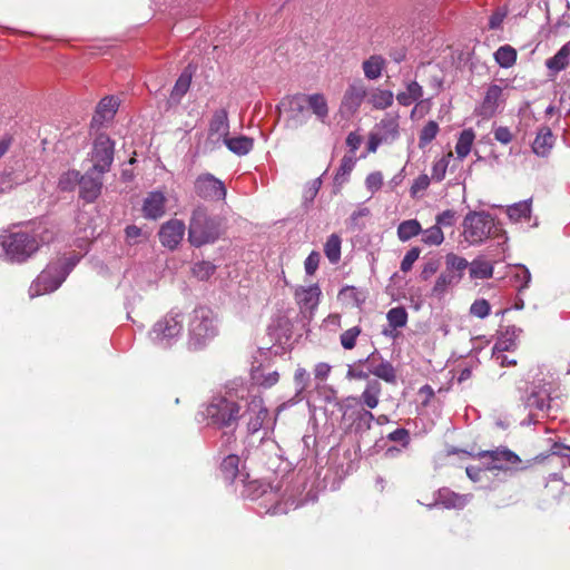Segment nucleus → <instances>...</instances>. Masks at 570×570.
Listing matches in <instances>:
<instances>
[{
  "label": "nucleus",
  "instance_id": "62",
  "mask_svg": "<svg viewBox=\"0 0 570 570\" xmlns=\"http://www.w3.org/2000/svg\"><path fill=\"white\" fill-rule=\"evenodd\" d=\"M126 237L129 242L132 240V244L139 243L138 238L141 237L142 230L140 227L136 225H129L125 229Z\"/></svg>",
  "mask_w": 570,
  "mask_h": 570
},
{
  "label": "nucleus",
  "instance_id": "34",
  "mask_svg": "<svg viewBox=\"0 0 570 570\" xmlns=\"http://www.w3.org/2000/svg\"><path fill=\"white\" fill-rule=\"evenodd\" d=\"M79 185V196L86 203L94 202L101 193V183L99 180H77Z\"/></svg>",
  "mask_w": 570,
  "mask_h": 570
},
{
  "label": "nucleus",
  "instance_id": "19",
  "mask_svg": "<svg viewBox=\"0 0 570 570\" xmlns=\"http://www.w3.org/2000/svg\"><path fill=\"white\" fill-rule=\"evenodd\" d=\"M321 288L317 284L309 285L307 287H299L295 292V298L297 304L302 308L314 309L321 297Z\"/></svg>",
  "mask_w": 570,
  "mask_h": 570
},
{
  "label": "nucleus",
  "instance_id": "12",
  "mask_svg": "<svg viewBox=\"0 0 570 570\" xmlns=\"http://www.w3.org/2000/svg\"><path fill=\"white\" fill-rule=\"evenodd\" d=\"M185 232L186 226L183 220L176 218L169 219L168 222L164 223L159 228V242L164 247L174 250L183 240Z\"/></svg>",
  "mask_w": 570,
  "mask_h": 570
},
{
  "label": "nucleus",
  "instance_id": "29",
  "mask_svg": "<svg viewBox=\"0 0 570 570\" xmlns=\"http://www.w3.org/2000/svg\"><path fill=\"white\" fill-rule=\"evenodd\" d=\"M308 107L313 114L322 121L325 122L328 116V107L325 97L321 94H313L305 96Z\"/></svg>",
  "mask_w": 570,
  "mask_h": 570
},
{
  "label": "nucleus",
  "instance_id": "14",
  "mask_svg": "<svg viewBox=\"0 0 570 570\" xmlns=\"http://www.w3.org/2000/svg\"><path fill=\"white\" fill-rule=\"evenodd\" d=\"M183 330L181 321L178 315H166L163 320L158 321L149 335L154 342H164L180 334Z\"/></svg>",
  "mask_w": 570,
  "mask_h": 570
},
{
  "label": "nucleus",
  "instance_id": "16",
  "mask_svg": "<svg viewBox=\"0 0 570 570\" xmlns=\"http://www.w3.org/2000/svg\"><path fill=\"white\" fill-rule=\"evenodd\" d=\"M142 216L156 220L166 213V197L163 191L156 190L147 194L142 204Z\"/></svg>",
  "mask_w": 570,
  "mask_h": 570
},
{
  "label": "nucleus",
  "instance_id": "63",
  "mask_svg": "<svg viewBox=\"0 0 570 570\" xmlns=\"http://www.w3.org/2000/svg\"><path fill=\"white\" fill-rule=\"evenodd\" d=\"M279 380V373L277 371H273L263 376V380L258 381L259 385L264 387H272Z\"/></svg>",
  "mask_w": 570,
  "mask_h": 570
},
{
  "label": "nucleus",
  "instance_id": "64",
  "mask_svg": "<svg viewBox=\"0 0 570 570\" xmlns=\"http://www.w3.org/2000/svg\"><path fill=\"white\" fill-rule=\"evenodd\" d=\"M468 478L473 482H479L482 478L483 470L479 466H468L465 469Z\"/></svg>",
  "mask_w": 570,
  "mask_h": 570
},
{
  "label": "nucleus",
  "instance_id": "33",
  "mask_svg": "<svg viewBox=\"0 0 570 570\" xmlns=\"http://www.w3.org/2000/svg\"><path fill=\"white\" fill-rule=\"evenodd\" d=\"M422 232V226L417 219H407L400 223L397 226V237L401 242L405 243L413 237L420 235Z\"/></svg>",
  "mask_w": 570,
  "mask_h": 570
},
{
  "label": "nucleus",
  "instance_id": "6",
  "mask_svg": "<svg viewBox=\"0 0 570 570\" xmlns=\"http://www.w3.org/2000/svg\"><path fill=\"white\" fill-rule=\"evenodd\" d=\"M242 406L235 400L233 392L214 396L206 406L205 414L214 425L229 428L240 419Z\"/></svg>",
  "mask_w": 570,
  "mask_h": 570
},
{
  "label": "nucleus",
  "instance_id": "46",
  "mask_svg": "<svg viewBox=\"0 0 570 570\" xmlns=\"http://www.w3.org/2000/svg\"><path fill=\"white\" fill-rule=\"evenodd\" d=\"M439 132V125L434 120H430L425 124V126L422 128L420 136H419V146L425 147L429 145L438 135Z\"/></svg>",
  "mask_w": 570,
  "mask_h": 570
},
{
  "label": "nucleus",
  "instance_id": "50",
  "mask_svg": "<svg viewBox=\"0 0 570 570\" xmlns=\"http://www.w3.org/2000/svg\"><path fill=\"white\" fill-rule=\"evenodd\" d=\"M491 305L484 298L475 299L470 306V314L478 318H485L490 315Z\"/></svg>",
  "mask_w": 570,
  "mask_h": 570
},
{
  "label": "nucleus",
  "instance_id": "60",
  "mask_svg": "<svg viewBox=\"0 0 570 570\" xmlns=\"http://www.w3.org/2000/svg\"><path fill=\"white\" fill-rule=\"evenodd\" d=\"M331 365L325 362H320L314 367V376L318 381H325L331 373Z\"/></svg>",
  "mask_w": 570,
  "mask_h": 570
},
{
  "label": "nucleus",
  "instance_id": "28",
  "mask_svg": "<svg viewBox=\"0 0 570 570\" xmlns=\"http://www.w3.org/2000/svg\"><path fill=\"white\" fill-rule=\"evenodd\" d=\"M550 455H557L564 460V463L570 465V445L563 444L561 442H553L550 446L549 453L539 454L527 462L531 465L535 463H542Z\"/></svg>",
  "mask_w": 570,
  "mask_h": 570
},
{
  "label": "nucleus",
  "instance_id": "41",
  "mask_svg": "<svg viewBox=\"0 0 570 570\" xmlns=\"http://www.w3.org/2000/svg\"><path fill=\"white\" fill-rule=\"evenodd\" d=\"M507 213L509 218L514 222H519L521 219H529L531 214V205L527 200L520 202L509 206Z\"/></svg>",
  "mask_w": 570,
  "mask_h": 570
},
{
  "label": "nucleus",
  "instance_id": "36",
  "mask_svg": "<svg viewBox=\"0 0 570 570\" xmlns=\"http://www.w3.org/2000/svg\"><path fill=\"white\" fill-rule=\"evenodd\" d=\"M474 139L475 134L473 129L468 128L462 130L455 145L458 158L463 159L470 154Z\"/></svg>",
  "mask_w": 570,
  "mask_h": 570
},
{
  "label": "nucleus",
  "instance_id": "49",
  "mask_svg": "<svg viewBox=\"0 0 570 570\" xmlns=\"http://www.w3.org/2000/svg\"><path fill=\"white\" fill-rule=\"evenodd\" d=\"M471 277L490 278L493 274L492 266L487 262H473L470 268Z\"/></svg>",
  "mask_w": 570,
  "mask_h": 570
},
{
  "label": "nucleus",
  "instance_id": "47",
  "mask_svg": "<svg viewBox=\"0 0 570 570\" xmlns=\"http://www.w3.org/2000/svg\"><path fill=\"white\" fill-rule=\"evenodd\" d=\"M362 328L360 326H353L344 331L340 335V343L345 350H353L356 345L357 337L361 335Z\"/></svg>",
  "mask_w": 570,
  "mask_h": 570
},
{
  "label": "nucleus",
  "instance_id": "42",
  "mask_svg": "<svg viewBox=\"0 0 570 570\" xmlns=\"http://www.w3.org/2000/svg\"><path fill=\"white\" fill-rule=\"evenodd\" d=\"M386 318L389 325L394 330L399 327H404L407 323V313L404 307H393L387 312Z\"/></svg>",
  "mask_w": 570,
  "mask_h": 570
},
{
  "label": "nucleus",
  "instance_id": "1",
  "mask_svg": "<svg viewBox=\"0 0 570 570\" xmlns=\"http://www.w3.org/2000/svg\"><path fill=\"white\" fill-rule=\"evenodd\" d=\"M115 142L106 134H99L92 144L91 153L81 164L78 178H99L107 174L112 165Z\"/></svg>",
  "mask_w": 570,
  "mask_h": 570
},
{
  "label": "nucleus",
  "instance_id": "48",
  "mask_svg": "<svg viewBox=\"0 0 570 570\" xmlns=\"http://www.w3.org/2000/svg\"><path fill=\"white\" fill-rule=\"evenodd\" d=\"M374 414L367 410L355 412L354 425L356 431H368L372 428Z\"/></svg>",
  "mask_w": 570,
  "mask_h": 570
},
{
  "label": "nucleus",
  "instance_id": "4",
  "mask_svg": "<svg viewBox=\"0 0 570 570\" xmlns=\"http://www.w3.org/2000/svg\"><path fill=\"white\" fill-rule=\"evenodd\" d=\"M462 452L472 459L483 461L485 464V470L488 471H524L531 466V464L528 462L525 465H522V459L507 446H498L493 450H484L476 453L466 451Z\"/></svg>",
  "mask_w": 570,
  "mask_h": 570
},
{
  "label": "nucleus",
  "instance_id": "58",
  "mask_svg": "<svg viewBox=\"0 0 570 570\" xmlns=\"http://www.w3.org/2000/svg\"><path fill=\"white\" fill-rule=\"evenodd\" d=\"M340 296L344 299L353 301L355 304H361L363 299L361 298V294L354 286H345L340 291Z\"/></svg>",
  "mask_w": 570,
  "mask_h": 570
},
{
  "label": "nucleus",
  "instance_id": "24",
  "mask_svg": "<svg viewBox=\"0 0 570 570\" xmlns=\"http://www.w3.org/2000/svg\"><path fill=\"white\" fill-rule=\"evenodd\" d=\"M461 279L460 274L450 271H443L436 278L434 286L431 289V296L442 298L449 288Z\"/></svg>",
  "mask_w": 570,
  "mask_h": 570
},
{
  "label": "nucleus",
  "instance_id": "45",
  "mask_svg": "<svg viewBox=\"0 0 570 570\" xmlns=\"http://www.w3.org/2000/svg\"><path fill=\"white\" fill-rule=\"evenodd\" d=\"M445 271H450L462 276V273L469 266V263L465 258L458 256L454 253H449L445 256Z\"/></svg>",
  "mask_w": 570,
  "mask_h": 570
},
{
  "label": "nucleus",
  "instance_id": "20",
  "mask_svg": "<svg viewBox=\"0 0 570 570\" xmlns=\"http://www.w3.org/2000/svg\"><path fill=\"white\" fill-rule=\"evenodd\" d=\"M118 107L119 101L116 97L107 96L102 98L96 108V114L92 120L98 124L111 120L117 112Z\"/></svg>",
  "mask_w": 570,
  "mask_h": 570
},
{
  "label": "nucleus",
  "instance_id": "55",
  "mask_svg": "<svg viewBox=\"0 0 570 570\" xmlns=\"http://www.w3.org/2000/svg\"><path fill=\"white\" fill-rule=\"evenodd\" d=\"M387 439L392 442H399L403 446H406L410 443V433L406 429L401 428V429H396L395 431L391 432L387 435Z\"/></svg>",
  "mask_w": 570,
  "mask_h": 570
},
{
  "label": "nucleus",
  "instance_id": "18",
  "mask_svg": "<svg viewBox=\"0 0 570 570\" xmlns=\"http://www.w3.org/2000/svg\"><path fill=\"white\" fill-rule=\"evenodd\" d=\"M209 137L215 140L225 139L229 131L227 110L222 108L214 112L209 124Z\"/></svg>",
  "mask_w": 570,
  "mask_h": 570
},
{
  "label": "nucleus",
  "instance_id": "21",
  "mask_svg": "<svg viewBox=\"0 0 570 570\" xmlns=\"http://www.w3.org/2000/svg\"><path fill=\"white\" fill-rule=\"evenodd\" d=\"M248 410L255 413L254 417H250L247 424L250 433H256L263 426L264 421L267 417L268 411L263 405V400L258 396H254L248 404Z\"/></svg>",
  "mask_w": 570,
  "mask_h": 570
},
{
  "label": "nucleus",
  "instance_id": "17",
  "mask_svg": "<svg viewBox=\"0 0 570 570\" xmlns=\"http://www.w3.org/2000/svg\"><path fill=\"white\" fill-rule=\"evenodd\" d=\"M196 191L205 199L222 200L226 197L223 180H197Z\"/></svg>",
  "mask_w": 570,
  "mask_h": 570
},
{
  "label": "nucleus",
  "instance_id": "5",
  "mask_svg": "<svg viewBox=\"0 0 570 570\" xmlns=\"http://www.w3.org/2000/svg\"><path fill=\"white\" fill-rule=\"evenodd\" d=\"M462 236L470 245H480L498 234L494 217L487 212H469L462 222Z\"/></svg>",
  "mask_w": 570,
  "mask_h": 570
},
{
  "label": "nucleus",
  "instance_id": "23",
  "mask_svg": "<svg viewBox=\"0 0 570 570\" xmlns=\"http://www.w3.org/2000/svg\"><path fill=\"white\" fill-rule=\"evenodd\" d=\"M554 144V136L549 127H542L538 130L537 137L532 144V150L535 155L547 156Z\"/></svg>",
  "mask_w": 570,
  "mask_h": 570
},
{
  "label": "nucleus",
  "instance_id": "38",
  "mask_svg": "<svg viewBox=\"0 0 570 570\" xmlns=\"http://www.w3.org/2000/svg\"><path fill=\"white\" fill-rule=\"evenodd\" d=\"M494 59L500 67L510 68L517 61V51L509 45L501 46L494 52Z\"/></svg>",
  "mask_w": 570,
  "mask_h": 570
},
{
  "label": "nucleus",
  "instance_id": "22",
  "mask_svg": "<svg viewBox=\"0 0 570 570\" xmlns=\"http://www.w3.org/2000/svg\"><path fill=\"white\" fill-rule=\"evenodd\" d=\"M570 62V41L564 43L558 52L546 60V67L550 71L551 75H557L560 71L564 70Z\"/></svg>",
  "mask_w": 570,
  "mask_h": 570
},
{
  "label": "nucleus",
  "instance_id": "51",
  "mask_svg": "<svg viewBox=\"0 0 570 570\" xmlns=\"http://www.w3.org/2000/svg\"><path fill=\"white\" fill-rule=\"evenodd\" d=\"M356 164L355 155H346L342 158L341 165L336 170L334 178H344L348 176Z\"/></svg>",
  "mask_w": 570,
  "mask_h": 570
},
{
  "label": "nucleus",
  "instance_id": "59",
  "mask_svg": "<svg viewBox=\"0 0 570 570\" xmlns=\"http://www.w3.org/2000/svg\"><path fill=\"white\" fill-rule=\"evenodd\" d=\"M308 381H309V375H308L307 371L303 367H298L294 374V382H295V385L298 387V390L304 391L308 385Z\"/></svg>",
  "mask_w": 570,
  "mask_h": 570
},
{
  "label": "nucleus",
  "instance_id": "2",
  "mask_svg": "<svg viewBox=\"0 0 570 570\" xmlns=\"http://www.w3.org/2000/svg\"><path fill=\"white\" fill-rule=\"evenodd\" d=\"M218 334L214 312L206 306L196 307L188 320V347L198 351L207 346Z\"/></svg>",
  "mask_w": 570,
  "mask_h": 570
},
{
  "label": "nucleus",
  "instance_id": "35",
  "mask_svg": "<svg viewBox=\"0 0 570 570\" xmlns=\"http://www.w3.org/2000/svg\"><path fill=\"white\" fill-rule=\"evenodd\" d=\"M423 96L422 86L416 81H411L406 86V91L400 92L396 96V100L402 106H410L414 101H417Z\"/></svg>",
  "mask_w": 570,
  "mask_h": 570
},
{
  "label": "nucleus",
  "instance_id": "31",
  "mask_svg": "<svg viewBox=\"0 0 570 570\" xmlns=\"http://www.w3.org/2000/svg\"><path fill=\"white\" fill-rule=\"evenodd\" d=\"M240 459L236 454L227 455L222 464L220 472L225 481L233 482L239 475Z\"/></svg>",
  "mask_w": 570,
  "mask_h": 570
},
{
  "label": "nucleus",
  "instance_id": "27",
  "mask_svg": "<svg viewBox=\"0 0 570 570\" xmlns=\"http://www.w3.org/2000/svg\"><path fill=\"white\" fill-rule=\"evenodd\" d=\"M381 393V383L376 380H372L367 383L365 390L361 394L360 401L368 409H375L379 405Z\"/></svg>",
  "mask_w": 570,
  "mask_h": 570
},
{
  "label": "nucleus",
  "instance_id": "56",
  "mask_svg": "<svg viewBox=\"0 0 570 570\" xmlns=\"http://www.w3.org/2000/svg\"><path fill=\"white\" fill-rule=\"evenodd\" d=\"M494 139L503 145L512 141L513 135L508 127L499 126L493 130Z\"/></svg>",
  "mask_w": 570,
  "mask_h": 570
},
{
  "label": "nucleus",
  "instance_id": "3",
  "mask_svg": "<svg viewBox=\"0 0 570 570\" xmlns=\"http://www.w3.org/2000/svg\"><path fill=\"white\" fill-rule=\"evenodd\" d=\"M220 235V219L210 217L205 207L198 206L193 210L188 226V240L193 246L213 244Z\"/></svg>",
  "mask_w": 570,
  "mask_h": 570
},
{
  "label": "nucleus",
  "instance_id": "13",
  "mask_svg": "<svg viewBox=\"0 0 570 570\" xmlns=\"http://www.w3.org/2000/svg\"><path fill=\"white\" fill-rule=\"evenodd\" d=\"M502 88L499 85H490L485 91V95L475 108V114L483 119L492 118L500 109L503 97H502Z\"/></svg>",
  "mask_w": 570,
  "mask_h": 570
},
{
  "label": "nucleus",
  "instance_id": "7",
  "mask_svg": "<svg viewBox=\"0 0 570 570\" xmlns=\"http://www.w3.org/2000/svg\"><path fill=\"white\" fill-rule=\"evenodd\" d=\"M400 137V115L386 112L368 135L367 150L375 153L380 145L393 144Z\"/></svg>",
  "mask_w": 570,
  "mask_h": 570
},
{
  "label": "nucleus",
  "instance_id": "30",
  "mask_svg": "<svg viewBox=\"0 0 570 570\" xmlns=\"http://www.w3.org/2000/svg\"><path fill=\"white\" fill-rule=\"evenodd\" d=\"M224 142L232 153L238 156L247 155L253 149L254 145L253 139L246 136L233 138L226 137L224 139Z\"/></svg>",
  "mask_w": 570,
  "mask_h": 570
},
{
  "label": "nucleus",
  "instance_id": "15",
  "mask_svg": "<svg viewBox=\"0 0 570 570\" xmlns=\"http://www.w3.org/2000/svg\"><path fill=\"white\" fill-rule=\"evenodd\" d=\"M282 106L288 112V124L299 126L306 122V98L304 95H296L282 101Z\"/></svg>",
  "mask_w": 570,
  "mask_h": 570
},
{
  "label": "nucleus",
  "instance_id": "39",
  "mask_svg": "<svg viewBox=\"0 0 570 570\" xmlns=\"http://www.w3.org/2000/svg\"><path fill=\"white\" fill-rule=\"evenodd\" d=\"M421 235V242L426 246H440L444 242V233L436 224L422 229Z\"/></svg>",
  "mask_w": 570,
  "mask_h": 570
},
{
  "label": "nucleus",
  "instance_id": "43",
  "mask_svg": "<svg viewBox=\"0 0 570 570\" xmlns=\"http://www.w3.org/2000/svg\"><path fill=\"white\" fill-rule=\"evenodd\" d=\"M216 265L208 261H202L194 264L191 272L200 281L209 279L216 272Z\"/></svg>",
  "mask_w": 570,
  "mask_h": 570
},
{
  "label": "nucleus",
  "instance_id": "52",
  "mask_svg": "<svg viewBox=\"0 0 570 570\" xmlns=\"http://www.w3.org/2000/svg\"><path fill=\"white\" fill-rule=\"evenodd\" d=\"M458 219L456 212L453 209H446L438 214L435 217V224L442 227H452L455 225Z\"/></svg>",
  "mask_w": 570,
  "mask_h": 570
},
{
  "label": "nucleus",
  "instance_id": "32",
  "mask_svg": "<svg viewBox=\"0 0 570 570\" xmlns=\"http://www.w3.org/2000/svg\"><path fill=\"white\" fill-rule=\"evenodd\" d=\"M191 82V73L187 70L181 72V75L176 80V83L170 92L169 101L171 104H179L181 98L188 91Z\"/></svg>",
  "mask_w": 570,
  "mask_h": 570
},
{
  "label": "nucleus",
  "instance_id": "37",
  "mask_svg": "<svg viewBox=\"0 0 570 570\" xmlns=\"http://www.w3.org/2000/svg\"><path fill=\"white\" fill-rule=\"evenodd\" d=\"M341 244L342 239L337 234L330 235L324 244L325 256L332 264L341 259Z\"/></svg>",
  "mask_w": 570,
  "mask_h": 570
},
{
  "label": "nucleus",
  "instance_id": "53",
  "mask_svg": "<svg viewBox=\"0 0 570 570\" xmlns=\"http://www.w3.org/2000/svg\"><path fill=\"white\" fill-rule=\"evenodd\" d=\"M420 254H421V249L419 247H412L410 250H407L401 262V266H400L401 271L404 273H407L409 271H411L413 264L420 257Z\"/></svg>",
  "mask_w": 570,
  "mask_h": 570
},
{
  "label": "nucleus",
  "instance_id": "10",
  "mask_svg": "<svg viewBox=\"0 0 570 570\" xmlns=\"http://www.w3.org/2000/svg\"><path fill=\"white\" fill-rule=\"evenodd\" d=\"M551 382H547L546 377H537L530 384H525L527 396H523L525 405L538 410L549 407L551 393Z\"/></svg>",
  "mask_w": 570,
  "mask_h": 570
},
{
  "label": "nucleus",
  "instance_id": "26",
  "mask_svg": "<svg viewBox=\"0 0 570 570\" xmlns=\"http://www.w3.org/2000/svg\"><path fill=\"white\" fill-rule=\"evenodd\" d=\"M386 61L382 56L372 55L363 61L362 69L367 80H376L382 76Z\"/></svg>",
  "mask_w": 570,
  "mask_h": 570
},
{
  "label": "nucleus",
  "instance_id": "57",
  "mask_svg": "<svg viewBox=\"0 0 570 570\" xmlns=\"http://www.w3.org/2000/svg\"><path fill=\"white\" fill-rule=\"evenodd\" d=\"M440 262L438 259H430L429 262H426L420 274L421 279H430L438 272Z\"/></svg>",
  "mask_w": 570,
  "mask_h": 570
},
{
  "label": "nucleus",
  "instance_id": "44",
  "mask_svg": "<svg viewBox=\"0 0 570 570\" xmlns=\"http://www.w3.org/2000/svg\"><path fill=\"white\" fill-rule=\"evenodd\" d=\"M514 287L521 292L529 287L531 274L525 266H517L512 276Z\"/></svg>",
  "mask_w": 570,
  "mask_h": 570
},
{
  "label": "nucleus",
  "instance_id": "8",
  "mask_svg": "<svg viewBox=\"0 0 570 570\" xmlns=\"http://www.w3.org/2000/svg\"><path fill=\"white\" fill-rule=\"evenodd\" d=\"M73 265L75 262H66L60 258L57 262L50 263L47 268L38 275L31 289L35 291L36 295L56 291L62 284Z\"/></svg>",
  "mask_w": 570,
  "mask_h": 570
},
{
  "label": "nucleus",
  "instance_id": "61",
  "mask_svg": "<svg viewBox=\"0 0 570 570\" xmlns=\"http://www.w3.org/2000/svg\"><path fill=\"white\" fill-rule=\"evenodd\" d=\"M363 142V138L357 132H350L346 138V145L350 148L352 155H355V151L360 148Z\"/></svg>",
  "mask_w": 570,
  "mask_h": 570
},
{
  "label": "nucleus",
  "instance_id": "40",
  "mask_svg": "<svg viewBox=\"0 0 570 570\" xmlns=\"http://www.w3.org/2000/svg\"><path fill=\"white\" fill-rule=\"evenodd\" d=\"M371 373L386 383L396 382L395 368L389 361H382L377 366L371 370Z\"/></svg>",
  "mask_w": 570,
  "mask_h": 570
},
{
  "label": "nucleus",
  "instance_id": "25",
  "mask_svg": "<svg viewBox=\"0 0 570 570\" xmlns=\"http://www.w3.org/2000/svg\"><path fill=\"white\" fill-rule=\"evenodd\" d=\"M367 101L374 109L384 110L392 106L394 95L391 90L375 88L368 91Z\"/></svg>",
  "mask_w": 570,
  "mask_h": 570
},
{
  "label": "nucleus",
  "instance_id": "54",
  "mask_svg": "<svg viewBox=\"0 0 570 570\" xmlns=\"http://www.w3.org/2000/svg\"><path fill=\"white\" fill-rule=\"evenodd\" d=\"M321 261V255L318 252L313 250L311 254L306 257L304 262V268L307 275L312 276L315 274V272L318 268Z\"/></svg>",
  "mask_w": 570,
  "mask_h": 570
},
{
  "label": "nucleus",
  "instance_id": "11",
  "mask_svg": "<svg viewBox=\"0 0 570 570\" xmlns=\"http://www.w3.org/2000/svg\"><path fill=\"white\" fill-rule=\"evenodd\" d=\"M368 89L363 80L357 79L348 83L340 106V112L343 116H353L356 114L367 98Z\"/></svg>",
  "mask_w": 570,
  "mask_h": 570
},
{
  "label": "nucleus",
  "instance_id": "9",
  "mask_svg": "<svg viewBox=\"0 0 570 570\" xmlns=\"http://www.w3.org/2000/svg\"><path fill=\"white\" fill-rule=\"evenodd\" d=\"M7 256L13 262H24L39 248L38 240L27 233L11 234L4 242Z\"/></svg>",
  "mask_w": 570,
  "mask_h": 570
}]
</instances>
